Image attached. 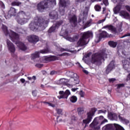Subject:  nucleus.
Wrapping results in <instances>:
<instances>
[{"label":"nucleus","instance_id":"obj_1","mask_svg":"<svg viewBox=\"0 0 130 130\" xmlns=\"http://www.w3.org/2000/svg\"><path fill=\"white\" fill-rule=\"evenodd\" d=\"M49 23V19L46 17H38V16L35 18V21H32L29 25V29L32 31H36L38 28L41 30H44L47 27V24Z\"/></svg>","mask_w":130,"mask_h":130},{"label":"nucleus","instance_id":"obj_2","mask_svg":"<svg viewBox=\"0 0 130 130\" xmlns=\"http://www.w3.org/2000/svg\"><path fill=\"white\" fill-rule=\"evenodd\" d=\"M68 75L69 77L71 78L70 80L66 78H62L59 80V83L62 84V85H66L68 87H69V88H72L73 86H75V85H77V84H79L80 83L79 76H78V75H77V74L74 73L72 72H69L68 73ZM69 81H70L71 84L67 83L69 82Z\"/></svg>","mask_w":130,"mask_h":130},{"label":"nucleus","instance_id":"obj_3","mask_svg":"<svg viewBox=\"0 0 130 130\" xmlns=\"http://www.w3.org/2000/svg\"><path fill=\"white\" fill-rule=\"evenodd\" d=\"M104 58H107L106 49L102 50L100 52L93 54L91 59V63L95 66H101L102 59L104 60Z\"/></svg>","mask_w":130,"mask_h":130},{"label":"nucleus","instance_id":"obj_4","mask_svg":"<svg viewBox=\"0 0 130 130\" xmlns=\"http://www.w3.org/2000/svg\"><path fill=\"white\" fill-rule=\"evenodd\" d=\"M108 120L105 119L103 116H100L99 117H95L92 123L90 124L89 126L92 128L93 130H98L100 129L101 125L104 124L105 122H108Z\"/></svg>","mask_w":130,"mask_h":130},{"label":"nucleus","instance_id":"obj_5","mask_svg":"<svg viewBox=\"0 0 130 130\" xmlns=\"http://www.w3.org/2000/svg\"><path fill=\"white\" fill-rule=\"evenodd\" d=\"M89 38H93V31L88 30L83 33L82 37L79 39L77 42L78 46H84L88 44L89 40Z\"/></svg>","mask_w":130,"mask_h":130},{"label":"nucleus","instance_id":"obj_6","mask_svg":"<svg viewBox=\"0 0 130 130\" xmlns=\"http://www.w3.org/2000/svg\"><path fill=\"white\" fill-rule=\"evenodd\" d=\"M30 18V14H26L24 11H21L18 13V16L16 17V21L18 24L24 25V24L28 23Z\"/></svg>","mask_w":130,"mask_h":130},{"label":"nucleus","instance_id":"obj_7","mask_svg":"<svg viewBox=\"0 0 130 130\" xmlns=\"http://www.w3.org/2000/svg\"><path fill=\"white\" fill-rule=\"evenodd\" d=\"M50 5H56V1L45 0L40 2L37 5L38 10L39 12H43L45 9L49 8V6H50Z\"/></svg>","mask_w":130,"mask_h":130},{"label":"nucleus","instance_id":"obj_8","mask_svg":"<svg viewBox=\"0 0 130 130\" xmlns=\"http://www.w3.org/2000/svg\"><path fill=\"white\" fill-rule=\"evenodd\" d=\"M2 29L5 36H9L12 41H17L19 39V35L11 30L9 31L7 26L2 24Z\"/></svg>","mask_w":130,"mask_h":130},{"label":"nucleus","instance_id":"obj_9","mask_svg":"<svg viewBox=\"0 0 130 130\" xmlns=\"http://www.w3.org/2000/svg\"><path fill=\"white\" fill-rule=\"evenodd\" d=\"M89 10H90V6H86L85 8V9L83 12V19H79V23H82L83 25H85L86 27H89L90 24L92 23V19L87 21V18L88 17V13L89 12Z\"/></svg>","mask_w":130,"mask_h":130},{"label":"nucleus","instance_id":"obj_10","mask_svg":"<svg viewBox=\"0 0 130 130\" xmlns=\"http://www.w3.org/2000/svg\"><path fill=\"white\" fill-rule=\"evenodd\" d=\"M97 111V109L92 108L90 111L87 113V118L83 120V123L85 124V127L87 126V124H89L90 121L93 119V116L95 115V113Z\"/></svg>","mask_w":130,"mask_h":130},{"label":"nucleus","instance_id":"obj_11","mask_svg":"<svg viewBox=\"0 0 130 130\" xmlns=\"http://www.w3.org/2000/svg\"><path fill=\"white\" fill-rule=\"evenodd\" d=\"M122 24L119 23L117 24L116 28L112 25H106L103 27L104 29H107V30H110L112 32H114L115 34L118 33V32H121L122 31Z\"/></svg>","mask_w":130,"mask_h":130},{"label":"nucleus","instance_id":"obj_12","mask_svg":"<svg viewBox=\"0 0 130 130\" xmlns=\"http://www.w3.org/2000/svg\"><path fill=\"white\" fill-rule=\"evenodd\" d=\"M122 66L124 70L127 72H130V62L127 60H123L122 61ZM130 81V73L127 75L126 79V82Z\"/></svg>","mask_w":130,"mask_h":130},{"label":"nucleus","instance_id":"obj_13","mask_svg":"<svg viewBox=\"0 0 130 130\" xmlns=\"http://www.w3.org/2000/svg\"><path fill=\"white\" fill-rule=\"evenodd\" d=\"M49 52H50V51L49 50V48H47L46 49H44L43 50H41L40 51L36 52L35 53L31 54V60H33L34 59H35V58L39 57L40 53L45 54V53H49Z\"/></svg>","mask_w":130,"mask_h":130},{"label":"nucleus","instance_id":"obj_14","mask_svg":"<svg viewBox=\"0 0 130 130\" xmlns=\"http://www.w3.org/2000/svg\"><path fill=\"white\" fill-rule=\"evenodd\" d=\"M106 37H109V34L105 31H103L101 34L96 35L94 41L96 43H98L102 38H106Z\"/></svg>","mask_w":130,"mask_h":130},{"label":"nucleus","instance_id":"obj_15","mask_svg":"<svg viewBox=\"0 0 130 130\" xmlns=\"http://www.w3.org/2000/svg\"><path fill=\"white\" fill-rule=\"evenodd\" d=\"M7 45L9 51L11 53L12 55L14 56L15 51H16V48L15 47V45L11 41L7 40Z\"/></svg>","mask_w":130,"mask_h":130},{"label":"nucleus","instance_id":"obj_16","mask_svg":"<svg viewBox=\"0 0 130 130\" xmlns=\"http://www.w3.org/2000/svg\"><path fill=\"white\" fill-rule=\"evenodd\" d=\"M64 35L65 36V39L68 41H70V42H75V41H77V40L79 39V35H75L73 38L68 36V30H65Z\"/></svg>","mask_w":130,"mask_h":130},{"label":"nucleus","instance_id":"obj_17","mask_svg":"<svg viewBox=\"0 0 130 130\" xmlns=\"http://www.w3.org/2000/svg\"><path fill=\"white\" fill-rule=\"evenodd\" d=\"M18 10L16 9L14 7H11L7 14L5 15L6 19H9L12 16H16Z\"/></svg>","mask_w":130,"mask_h":130},{"label":"nucleus","instance_id":"obj_18","mask_svg":"<svg viewBox=\"0 0 130 130\" xmlns=\"http://www.w3.org/2000/svg\"><path fill=\"white\" fill-rule=\"evenodd\" d=\"M67 7V2L66 0L59 1V11L61 16L64 15V8Z\"/></svg>","mask_w":130,"mask_h":130},{"label":"nucleus","instance_id":"obj_19","mask_svg":"<svg viewBox=\"0 0 130 130\" xmlns=\"http://www.w3.org/2000/svg\"><path fill=\"white\" fill-rule=\"evenodd\" d=\"M59 95L57 97L58 99H62L68 98L69 95H71V92L69 90H67L64 92L63 91H60L59 92Z\"/></svg>","mask_w":130,"mask_h":130},{"label":"nucleus","instance_id":"obj_20","mask_svg":"<svg viewBox=\"0 0 130 130\" xmlns=\"http://www.w3.org/2000/svg\"><path fill=\"white\" fill-rule=\"evenodd\" d=\"M27 40L31 43H36L39 41V38L35 35H31L27 37Z\"/></svg>","mask_w":130,"mask_h":130},{"label":"nucleus","instance_id":"obj_21","mask_svg":"<svg viewBox=\"0 0 130 130\" xmlns=\"http://www.w3.org/2000/svg\"><path fill=\"white\" fill-rule=\"evenodd\" d=\"M61 24H62V21L61 20L57 22L55 24L53 25L48 30L49 33H52V32H54V31H55V29H56V28H58V27H59Z\"/></svg>","mask_w":130,"mask_h":130},{"label":"nucleus","instance_id":"obj_22","mask_svg":"<svg viewBox=\"0 0 130 130\" xmlns=\"http://www.w3.org/2000/svg\"><path fill=\"white\" fill-rule=\"evenodd\" d=\"M69 19L71 24H73L75 26L77 21V16L74 14H69Z\"/></svg>","mask_w":130,"mask_h":130},{"label":"nucleus","instance_id":"obj_23","mask_svg":"<svg viewBox=\"0 0 130 130\" xmlns=\"http://www.w3.org/2000/svg\"><path fill=\"white\" fill-rule=\"evenodd\" d=\"M115 68L114 66V61H111L110 63L107 67V69L106 70V74L108 75L112 70H113Z\"/></svg>","mask_w":130,"mask_h":130},{"label":"nucleus","instance_id":"obj_24","mask_svg":"<svg viewBox=\"0 0 130 130\" xmlns=\"http://www.w3.org/2000/svg\"><path fill=\"white\" fill-rule=\"evenodd\" d=\"M16 44L17 47H19L21 50H26L27 49V47L25 46L24 43L20 42V41H16Z\"/></svg>","mask_w":130,"mask_h":130},{"label":"nucleus","instance_id":"obj_25","mask_svg":"<svg viewBox=\"0 0 130 130\" xmlns=\"http://www.w3.org/2000/svg\"><path fill=\"white\" fill-rule=\"evenodd\" d=\"M52 60H55V56H45L43 57V61L44 62H48V61H51Z\"/></svg>","mask_w":130,"mask_h":130},{"label":"nucleus","instance_id":"obj_26","mask_svg":"<svg viewBox=\"0 0 130 130\" xmlns=\"http://www.w3.org/2000/svg\"><path fill=\"white\" fill-rule=\"evenodd\" d=\"M50 18L54 20H57L58 16L57 15V12L56 11H52L49 14Z\"/></svg>","mask_w":130,"mask_h":130},{"label":"nucleus","instance_id":"obj_27","mask_svg":"<svg viewBox=\"0 0 130 130\" xmlns=\"http://www.w3.org/2000/svg\"><path fill=\"white\" fill-rule=\"evenodd\" d=\"M109 119L110 120H117V115L115 113H110L108 114Z\"/></svg>","mask_w":130,"mask_h":130},{"label":"nucleus","instance_id":"obj_28","mask_svg":"<svg viewBox=\"0 0 130 130\" xmlns=\"http://www.w3.org/2000/svg\"><path fill=\"white\" fill-rule=\"evenodd\" d=\"M120 16L124 18V19H129V14L126 11H122L120 13Z\"/></svg>","mask_w":130,"mask_h":130},{"label":"nucleus","instance_id":"obj_29","mask_svg":"<svg viewBox=\"0 0 130 130\" xmlns=\"http://www.w3.org/2000/svg\"><path fill=\"white\" fill-rule=\"evenodd\" d=\"M85 0H76V2L77 3H82V2H84ZM94 1V0H92ZM99 2H101L102 0H98ZM102 6H103V5H105L106 7H107L109 5V3H108V0H103V3L101 4Z\"/></svg>","mask_w":130,"mask_h":130},{"label":"nucleus","instance_id":"obj_30","mask_svg":"<svg viewBox=\"0 0 130 130\" xmlns=\"http://www.w3.org/2000/svg\"><path fill=\"white\" fill-rule=\"evenodd\" d=\"M122 6L121 4L118 5L115 8L113 9V12L114 14H118L121 10Z\"/></svg>","mask_w":130,"mask_h":130},{"label":"nucleus","instance_id":"obj_31","mask_svg":"<svg viewBox=\"0 0 130 130\" xmlns=\"http://www.w3.org/2000/svg\"><path fill=\"white\" fill-rule=\"evenodd\" d=\"M113 128V125L112 124H108L102 127L103 130H110Z\"/></svg>","mask_w":130,"mask_h":130},{"label":"nucleus","instance_id":"obj_32","mask_svg":"<svg viewBox=\"0 0 130 130\" xmlns=\"http://www.w3.org/2000/svg\"><path fill=\"white\" fill-rule=\"evenodd\" d=\"M119 119L121 121V122H123V123H125L126 124H128L129 123V121L125 118H123L121 115L118 116Z\"/></svg>","mask_w":130,"mask_h":130},{"label":"nucleus","instance_id":"obj_33","mask_svg":"<svg viewBox=\"0 0 130 130\" xmlns=\"http://www.w3.org/2000/svg\"><path fill=\"white\" fill-rule=\"evenodd\" d=\"M108 44L111 47H113V48H115V47L117 45V42L112 41H109Z\"/></svg>","mask_w":130,"mask_h":130},{"label":"nucleus","instance_id":"obj_34","mask_svg":"<svg viewBox=\"0 0 130 130\" xmlns=\"http://www.w3.org/2000/svg\"><path fill=\"white\" fill-rule=\"evenodd\" d=\"M77 112L79 115H83L84 114V108H78L77 109Z\"/></svg>","mask_w":130,"mask_h":130},{"label":"nucleus","instance_id":"obj_35","mask_svg":"<svg viewBox=\"0 0 130 130\" xmlns=\"http://www.w3.org/2000/svg\"><path fill=\"white\" fill-rule=\"evenodd\" d=\"M77 100H78V98H77V96H72L70 98V101L72 102V103H76Z\"/></svg>","mask_w":130,"mask_h":130},{"label":"nucleus","instance_id":"obj_36","mask_svg":"<svg viewBox=\"0 0 130 130\" xmlns=\"http://www.w3.org/2000/svg\"><path fill=\"white\" fill-rule=\"evenodd\" d=\"M42 103H44V104H47L48 105H49V106H51V107H55V105L50 103L49 102H43Z\"/></svg>","mask_w":130,"mask_h":130},{"label":"nucleus","instance_id":"obj_37","mask_svg":"<svg viewBox=\"0 0 130 130\" xmlns=\"http://www.w3.org/2000/svg\"><path fill=\"white\" fill-rule=\"evenodd\" d=\"M78 120V118L75 116V115H72L71 116V120L72 122H74V121H76V120Z\"/></svg>","mask_w":130,"mask_h":130},{"label":"nucleus","instance_id":"obj_38","mask_svg":"<svg viewBox=\"0 0 130 130\" xmlns=\"http://www.w3.org/2000/svg\"><path fill=\"white\" fill-rule=\"evenodd\" d=\"M94 9L96 12H100V11H101V7L99 5H95Z\"/></svg>","mask_w":130,"mask_h":130},{"label":"nucleus","instance_id":"obj_39","mask_svg":"<svg viewBox=\"0 0 130 130\" xmlns=\"http://www.w3.org/2000/svg\"><path fill=\"white\" fill-rule=\"evenodd\" d=\"M22 3H21L19 2H13L12 3L11 5H12V6H19Z\"/></svg>","mask_w":130,"mask_h":130},{"label":"nucleus","instance_id":"obj_40","mask_svg":"<svg viewBox=\"0 0 130 130\" xmlns=\"http://www.w3.org/2000/svg\"><path fill=\"white\" fill-rule=\"evenodd\" d=\"M56 112L58 114H63V112H62V109H56Z\"/></svg>","mask_w":130,"mask_h":130},{"label":"nucleus","instance_id":"obj_41","mask_svg":"<svg viewBox=\"0 0 130 130\" xmlns=\"http://www.w3.org/2000/svg\"><path fill=\"white\" fill-rule=\"evenodd\" d=\"M117 89H120V88H123L124 87V84L122 83V84H118L117 85Z\"/></svg>","mask_w":130,"mask_h":130},{"label":"nucleus","instance_id":"obj_42","mask_svg":"<svg viewBox=\"0 0 130 130\" xmlns=\"http://www.w3.org/2000/svg\"><path fill=\"white\" fill-rule=\"evenodd\" d=\"M35 66L37 67V68H39V69H40V68H42V67H43V64L37 63L36 64Z\"/></svg>","mask_w":130,"mask_h":130},{"label":"nucleus","instance_id":"obj_43","mask_svg":"<svg viewBox=\"0 0 130 130\" xmlns=\"http://www.w3.org/2000/svg\"><path fill=\"white\" fill-rule=\"evenodd\" d=\"M17 32H18V33H20L21 34H23L25 31H24V30L22 28H19L17 30Z\"/></svg>","mask_w":130,"mask_h":130},{"label":"nucleus","instance_id":"obj_44","mask_svg":"<svg viewBox=\"0 0 130 130\" xmlns=\"http://www.w3.org/2000/svg\"><path fill=\"white\" fill-rule=\"evenodd\" d=\"M130 37V33H127L124 35L123 36L121 37V38H124V37Z\"/></svg>","mask_w":130,"mask_h":130},{"label":"nucleus","instance_id":"obj_45","mask_svg":"<svg viewBox=\"0 0 130 130\" xmlns=\"http://www.w3.org/2000/svg\"><path fill=\"white\" fill-rule=\"evenodd\" d=\"M32 94L34 97H36L37 96V90H33L32 91Z\"/></svg>","mask_w":130,"mask_h":130},{"label":"nucleus","instance_id":"obj_46","mask_svg":"<svg viewBox=\"0 0 130 130\" xmlns=\"http://www.w3.org/2000/svg\"><path fill=\"white\" fill-rule=\"evenodd\" d=\"M0 6L2 8V9H5V4L2 1H0Z\"/></svg>","mask_w":130,"mask_h":130},{"label":"nucleus","instance_id":"obj_47","mask_svg":"<svg viewBox=\"0 0 130 130\" xmlns=\"http://www.w3.org/2000/svg\"><path fill=\"white\" fill-rule=\"evenodd\" d=\"M105 21V19L99 20V21L96 22V24H101V23H103V22H104Z\"/></svg>","mask_w":130,"mask_h":130},{"label":"nucleus","instance_id":"obj_48","mask_svg":"<svg viewBox=\"0 0 130 130\" xmlns=\"http://www.w3.org/2000/svg\"><path fill=\"white\" fill-rule=\"evenodd\" d=\"M79 94H80L81 97H84V96H85V92H84V91H83L82 90H81Z\"/></svg>","mask_w":130,"mask_h":130},{"label":"nucleus","instance_id":"obj_49","mask_svg":"<svg viewBox=\"0 0 130 130\" xmlns=\"http://www.w3.org/2000/svg\"><path fill=\"white\" fill-rule=\"evenodd\" d=\"M107 111L106 110H99V113H106Z\"/></svg>","mask_w":130,"mask_h":130},{"label":"nucleus","instance_id":"obj_50","mask_svg":"<svg viewBox=\"0 0 130 130\" xmlns=\"http://www.w3.org/2000/svg\"><path fill=\"white\" fill-rule=\"evenodd\" d=\"M109 81L110 83H113V82H114V81H115V78L109 79Z\"/></svg>","mask_w":130,"mask_h":130},{"label":"nucleus","instance_id":"obj_51","mask_svg":"<svg viewBox=\"0 0 130 130\" xmlns=\"http://www.w3.org/2000/svg\"><path fill=\"white\" fill-rule=\"evenodd\" d=\"M125 9L126 10H127V11H128V12H130V6H125Z\"/></svg>","mask_w":130,"mask_h":130},{"label":"nucleus","instance_id":"obj_52","mask_svg":"<svg viewBox=\"0 0 130 130\" xmlns=\"http://www.w3.org/2000/svg\"><path fill=\"white\" fill-rule=\"evenodd\" d=\"M76 64H77V66L79 67V68H83V67H82V66L79 62H77Z\"/></svg>","mask_w":130,"mask_h":130},{"label":"nucleus","instance_id":"obj_53","mask_svg":"<svg viewBox=\"0 0 130 130\" xmlns=\"http://www.w3.org/2000/svg\"><path fill=\"white\" fill-rule=\"evenodd\" d=\"M83 72L84 74H86V75H88V74H89V72L86 70H83Z\"/></svg>","mask_w":130,"mask_h":130},{"label":"nucleus","instance_id":"obj_54","mask_svg":"<svg viewBox=\"0 0 130 130\" xmlns=\"http://www.w3.org/2000/svg\"><path fill=\"white\" fill-rule=\"evenodd\" d=\"M79 89L78 88H72V92H76Z\"/></svg>","mask_w":130,"mask_h":130},{"label":"nucleus","instance_id":"obj_55","mask_svg":"<svg viewBox=\"0 0 130 130\" xmlns=\"http://www.w3.org/2000/svg\"><path fill=\"white\" fill-rule=\"evenodd\" d=\"M55 71H51L50 72V75L51 76H53V75H55Z\"/></svg>","mask_w":130,"mask_h":130},{"label":"nucleus","instance_id":"obj_56","mask_svg":"<svg viewBox=\"0 0 130 130\" xmlns=\"http://www.w3.org/2000/svg\"><path fill=\"white\" fill-rule=\"evenodd\" d=\"M105 11H106V8L103 7V12H102V14H105Z\"/></svg>","mask_w":130,"mask_h":130},{"label":"nucleus","instance_id":"obj_57","mask_svg":"<svg viewBox=\"0 0 130 130\" xmlns=\"http://www.w3.org/2000/svg\"><path fill=\"white\" fill-rule=\"evenodd\" d=\"M57 122H60L61 121V119H59V117H57Z\"/></svg>","mask_w":130,"mask_h":130},{"label":"nucleus","instance_id":"obj_58","mask_svg":"<svg viewBox=\"0 0 130 130\" xmlns=\"http://www.w3.org/2000/svg\"><path fill=\"white\" fill-rule=\"evenodd\" d=\"M90 55H91V53H88L85 55V57L86 58H87V57H90Z\"/></svg>","mask_w":130,"mask_h":130},{"label":"nucleus","instance_id":"obj_59","mask_svg":"<svg viewBox=\"0 0 130 130\" xmlns=\"http://www.w3.org/2000/svg\"><path fill=\"white\" fill-rule=\"evenodd\" d=\"M20 82H21V83H24V82H25V79H24V78H21V79H20Z\"/></svg>","mask_w":130,"mask_h":130},{"label":"nucleus","instance_id":"obj_60","mask_svg":"<svg viewBox=\"0 0 130 130\" xmlns=\"http://www.w3.org/2000/svg\"><path fill=\"white\" fill-rule=\"evenodd\" d=\"M42 73L43 75H46V71H42Z\"/></svg>","mask_w":130,"mask_h":130},{"label":"nucleus","instance_id":"obj_61","mask_svg":"<svg viewBox=\"0 0 130 130\" xmlns=\"http://www.w3.org/2000/svg\"><path fill=\"white\" fill-rule=\"evenodd\" d=\"M31 79H32V80H36V76H32Z\"/></svg>","mask_w":130,"mask_h":130},{"label":"nucleus","instance_id":"obj_62","mask_svg":"<svg viewBox=\"0 0 130 130\" xmlns=\"http://www.w3.org/2000/svg\"><path fill=\"white\" fill-rule=\"evenodd\" d=\"M60 50H61V51H66V50L64 49H63V48H61Z\"/></svg>","mask_w":130,"mask_h":130},{"label":"nucleus","instance_id":"obj_63","mask_svg":"<svg viewBox=\"0 0 130 130\" xmlns=\"http://www.w3.org/2000/svg\"><path fill=\"white\" fill-rule=\"evenodd\" d=\"M28 80H31L32 79V77H27Z\"/></svg>","mask_w":130,"mask_h":130},{"label":"nucleus","instance_id":"obj_64","mask_svg":"<svg viewBox=\"0 0 130 130\" xmlns=\"http://www.w3.org/2000/svg\"><path fill=\"white\" fill-rule=\"evenodd\" d=\"M112 2H113V3H114V4H115V3H116V0H112Z\"/></svg>","mask_w":130,"mask_h":130}]
</instances>
